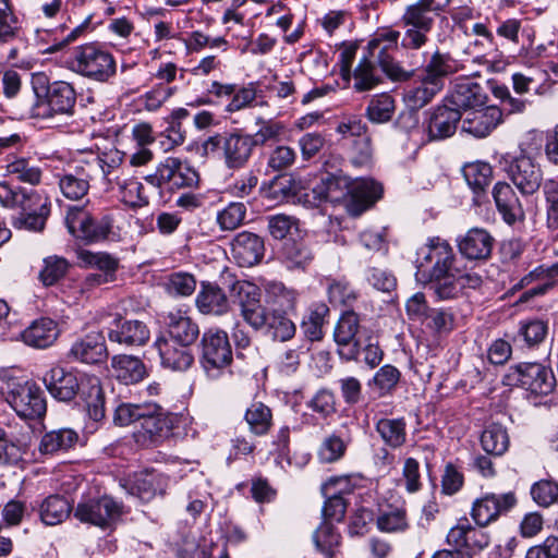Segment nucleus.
Listing matches in <instances>:
<instances>
[{
    "label": "nucleus",
    "instance_id": "nucleus-61",
    "mask_svg": "<svg viewBox=\"0 0 558 558\" xmlns=\"http://www.w3.org/2000/svg\"><path fill=\"white\" fill-rule=\"evenodd\" d=\"M154 409V403L134 404L121 403L116 408L113 421L120 426H126L142 421L146 411Z\"/></svg>",
    "mask_w": 558,
    "mask_h": 558
},
{
    "label": "nucleus",
    "instance_id": "nucleus-51",
    "mask_svg": "<svg viewBox=\"0 0 558 558\" xmlns=\"http://www.w3.org/2000/svg\"><path fill=\"white\" fill-rule=\"evenodd\" d=\"M294 323L283 313L272 311L267 319V327L263 329L274 340L288 341L295 335Z\"/></svg>",
    "mask_w": 558,
    "mask_h": 558
},
{
    "label": "nucleus",
    "instance_id": "nucleus-3",
    "mask_svg": "<svg viewBox=\"0 0 558 558\" xmlns=\"http://www.w3.org/2000/svg\"><path fill=\"white\" fill-rule=\"evenodd\" d=\"M33 96L24 99L22 116L29 119H50L56 114H72L76 92L64 81L49 82L43 72L31 76Z\"/></svg>",
    "mask_w": 558,
    "mask_h": 558
},
{
    "label": "nucleus",
    "instance_id": "nucleus-27",
    "mask_svg": "<svg viewBox=\"0 0 558 558\" xmlns=\"http://www.w3.org/2000/svg\"><path fill=\"white\" fill-rule=\"evenodd\" d=\"M189 347L166 338H159L155 342L162 367L175 372H185L192 366L194 355Z\"/></svg>",
    "mask_w": 558,
    "mask_h": 558
},
{
    "label": "nucleus",
    "instance_id": "nucleus-53",
    "mask_svg": "<svg viewBox=\"0 0 558 558\" xmlns=\"http://www.w3.org/2000/svg\"><path fill=\"white\" fill-rule=\"evenodd\" d=\"M340 534L330 522L324 521L315 531L313 539L316 548L326 555L332 557L337 547L340 545Z\"/></svg>",
    "mask_w": 558,
    "mask_h": 558
},
{
    "label": "nucleus",
    "instance_id": "nucleus-42",
    "mask_svg": "<svg viewBox=\"0 0 558 558\" xmlns=\"http://www.w3.org/2000/svg\"><path fill=\"white\" fill-rule=\"evenodd\" d=\"M375 429L384 444L391 449H398L407 441V423L403 417L380 418L376 422Z\"/></svg>",
    "mask_w": 558,
    "mask_h": 558
},
{
    "label": "nucleus",
    "instance_id": "nucleus-64",
    "mask_svg": "<svg viewBox=\"0 0 558 558\" xmlns=\"http://www.w3.org/2000/svg\"><path fill=\"white\" fill-rule=\"evenodd\" d=\"M530 494L534 502L547 508L558 500V484L551 480H541L531 486Z\"/></svg>",
    "mask_w": 558,
    "mask_h": 558
},
{
    "label": "nucleus",
    "instance_id": "nucleus-31",
    "mask_svg": "<svg viewBox=\"0 0 558 558\" xmlns=\"http://www.w3.org/2000/svg\"><path fill=\"white\" fill-rule=\"evenodd\" d=\"M351 179L341 171L336 173L327 172L319 182L313 187L314 198L322 202L338 203L345 201L350 192Z\"/></svg>",
    "mask_w": 558,
    "mask_h": 558
},
{
    "label": "nucleus",
    "instance_id": "nucleus-5",
    "mask_svg": "<svg viewBox=\"0 0 558 558\" xmlns=\"http://www.w3.org/2000/svg\"><path fill=\"white\" fill-rule=\"evenodd\" d=\"M0 204L20 209L16 226L29 231H41L50 214V203L46 196L34 190L12 189L5 182H0Z\"/></svg>",
    "mask_w": 558,
    "mask_h": 558
},
{
    "label": "nucleus",
    "instance_id": "nucleus-54",
    "mask_svg": "<svg viewBox=\"0 0 558 558\" xmlns=\"http://www.w3.org/2000/svg\"><path fill=\"white\" fill-rule=\"evenodd\" d=\"M7 173L17 181L36 185L40 182L41 170L28 159L16 158L7 165Z\"/></svg>",
    "mask_w": 558,
    "mask_h": 558
},
{
    "label": "nucleus",
    "instance_id": "nucleus-44",
    "mask_svg": "<svg viewBox=\"0 0 558 558\" xmlns=\"http://www.w3.org/2000/svg\"><path fill=\"white\" fill-rule=\"evenodd\" d=\"M510 439L506 427L493 423L485 427L481 435L483 450L492 456L501 457L509 449Z\"/></svg>",
    "mask_w": 558,
    "mask_h": 558
},
{
    "label": "nucleus",
    "instance_id": "nucleus-38",
    "mask_svg": "<svg viewBox=\"0 0 558 558\" xmlns=\"http://www.w3.org/2000/svg\"><path fill=\"white\" fill-rule=\"evenodd\" d=\"M379 531L385 533H404L410 527L405 504L387 505L379 510L376 519Z\"/></svg>",
    "mask_w": 558,
    "mask_h": 558
},
{
    "label": "nucleus",
    "instance_id": "nucleus-33",
    "mask_svg": "<svg viewBox=\"0 0 558 558\" xmlns=\"http://www.w3.org/2000/svg\"><path fill=\"white\" fill-rule=\"evenodd\" d=\"M112 376L123 385H135L147 376L144 362L134 355L117 354L111 357Z\"/></svg>",
    "mask_w": 558,
    "mask_h": 558
},
{
    "label": "nucleus",
    "instance_id": "nucleus-15",
    "mask_svg": "<svg viewBox=\"0 0 558 558\" xmlns=\"http://www.w3.org/2000/svg\"><path fill=\"white\" fill-rule=\"evenodd\" d=\"M43 380L51 397L62 402L74 400L86 385V378L78 373L60 366L46 372Z\"/></svg>",
    "mask_w": 558,
    "mask_h": 558
},
{
    "label": "nucleus",
    "instance_id": "nucleus-2",
    "mask_svg": "<svg viewBox=\"0 0 558 558\" xmlns=\"http://www.w3.org/2000/svg\"><path fill=\"white\" fill-rule=\"evenodd\" d=\"M504 170L509 180L523 195H533L541 186L546 204V223L550 230H558V181L547 179L543 182L541 166L526 155L502 158Z\"/></svg>",
    "mask_w": 558,
    "mask_h": 558
},
{
    "label": "nucleus",
    "instance_id": "nucleus-23",
    "mask_svg": "<svg viewBox=\"0 0 558 558\" xmlns=\"http://www.w3.org/2000/svg\"><path fill=\"white\" fill-rule=\"evenodd\" d=\"M108 352L105 338L98 332H90L77 339L68 352V359L73 362L98 364L107 359Z\"/></svg>",
    "mask_w": 558,
    "mask_h": 558
},
{
    "label": "nucleus",
    "instance_id": "nucleus-21",
    "mask_svg": "<svg viewBox=\"0 0 558 558\" xmlns=\"http://www.w3.org/2000/svg\"><path fill=\"white\" fill-rule=\"evenodd\" d=\"M231 253L239 266L252 267L264 257V240L256 233L242 231L232 239Z\"/></svg>",
    "mask_w": 558,
    "mask_h": 558
},
{
    "label": "nucleus",
    "instance_id": "nucleus-39",
    "mask_svg": "<svg viewBox=\"0 0 558 558\" xmlns=\"http://www.w3.org/2000/svg\"><path fill=\"white\" fill-rule=\"evenodd\" d=\"M74 508L69 500L60 495H50L45 498L39 506V517L46 525H58L64 522Z\"/></svg>",
    "mask_w": 558,
    "mask_h": 558
},
{
    "label": "nucleus",
    "instance_id": "nucleus-49",
    "mask_svg": "<svg viewBox=\"0 0 558 558\" xmlns=\"http://www.w3.org/2000/svg\"><path fill=\"white\" fill-rule=\"evenodd\" d=\"M329 308L325 303H315L310 307L307 316L303 318L301 328L307 339L317 341L323 338V326Z\"/></svg>",
    "mask_w": 558,
    "mask_h": 558
},
{
    "label": "nucleus",
    "instance_id": "nucleus-22",
    "mask_svg": "<svg viewBox=\"0 0 558 558\" xmlns=\"http://www.w3.org/2000/svg\"><path fill=\"white\" fill-rule=\"evenodd\" d=\"M452 108L461 110L483 107L487 101L485 89L470 78H463L454 84L452 92L445 98Z\"/></svg>",
    "mask_w": 558,
    "mask_h": 558
},
{
    "label": "nucleus",
    "instance_id": "nucleus-40",
    "mask_svg": "<svg viewBox=\"0 0 558 558\" xmlns=\"http://www.w3.org/2000/svg\"><path fill=\"white\" fill-rule=\"evenodd\" d=\"M81 395L86 403L87 413L95 422L101 421L106 415L105 393L98 377H86Z\"/></svg>",
    "mask_w": 558,
    "mask_h": 558
},
{
    "label": "nucleus",
    "instance_id": "nucleus-47",
    "mask_svg": "<svg viewBox=\"0 0 558 558\" xmlns=\"http://www.w3.org/2000/svg\"><path fill=\"white\" fill-rule=\"evenodd\" d=\"M244 418L250 430L256 436L268 434L272 426L271 410L263 402L252 403L247 408Z\"/></svg>",
    "mask_w": 558,
    "mask_h": 558
},
{
    "label": "nucleus",
    "instance_id": "nucleus-6",
    "mask_svg": "<svg viewBox=\"0 0 558 558\" xmlns=\"http://www.w3.org/2000/svg\"><path fill=\"white\" fill-rule=\"evenodd\" d=\"M405 71L413 72L407 80L409 83L402 93V100L410 111L401 113L396 121V125L413 136L420 132L416 111L430 104L441 93L444 84L434 82V80L423 74L418 68L412 66L405 69Z\"/></svg>",
    "mask_w": 558,
    "mask_h": 558
},
{
    "label": "nucleus",
    "instance_id": "nucleus-37",
    "mask_svg": "<svg viewBox=\"0 0 558 558\" xmlns=\"http://www.w3.org/2000/svg\"><path fill=\"white\" fill-rule=\"evenodd\" d=\"M58 336V324L48 317L34 320L22 333L24 342L35 348H47L51 345Z\"/></svg>",
    "mask_w": 558,
    "mask_h": 558
},
{
    "label": "nucleus",
    "instance_id": "nucleus-41",
    "mask_svg": "<svg viewBox=\"0 0 558 558\" xmlns=\"http://www.w3.org/2000/svg\"><path fill=\"white\" fill-rule=\"evenodd\" d=\"M463 177L474 193V201L480 203V197L489 186L493 169L487 162L477 161L463 167Z\"/></svg>",
    "mask_w": 558,
    "mask_h": 558
},
{
    "label": "nucleus",
    "instance_id": "nucleus-4",
    "mask_svg": "<svg viewBox=\"0 0 558 558\" xmlns=\"http://www.w3.org/2000/svg\"><path fill=\"white\" fill-rule=\"evenodd\" d=\"M451 0H416L407 5L400 17L404 28L401 47L408 51L420 50L428 43L436 19L446 12Z\"/></svg>",
    "mask_w": 558,
    "mask_h": 558
},
{
    "label": "nucleus",
    "instance_id": "nucleus-7",
    "mask_svg": "<svg viewBox=\"0 0 558 558\" xmlns=\"http://www.w3.org/2000/svg\"><path fill=\"white\" fill-rule=\"evenodd\" d=\"M255 149V142L251 134L242 130L227 133H216L202 144V155L221 156L228 169L239 170L244 168Z\"/></svg>",
    "mask_w": 558,
    "mask_h": 558
},
{
    "label": "nucleus",
    "instance_id": "nucleus-9",
    "mask_svg": "<svg viewBox=\"0 0 558 558\" xmlns=\"http://www.w3.org/2000/svg\"><path fill=\"white\" fill-rule=\"evenodd\" d=\"M2 392L20 417L37 420L46 414V398L35 381L11 378L5 383V387H2Z\"/></svg>",
    "mask_w": 558,
    "mask_h": 558
},
{
    "label": "nucleus",
    "instance_id": "nucleus-43",
    "mask_svg": "<svg viewBox=\"0 0 558 558\" xmlns=\"http://www.w3.org/2000/svg\"><path fill=\"white\" fill-rule=\"evenodd\" d=\"M78 440V435L71 428H60L46 433L40 440L39 451L43 454H53L71 449Z\"/></svg>",
    "mask_w": 558,
    "mask_h": 558
},
{
    "label": "nucleus",
    "instance_id": "nucleus-16",
    "mask_svg": "<svg viewBox=\"0 0 558 558\" xmlns=\"http://www.w3.org/2000/svg\"><path fill=\"white\" fill-rule=\"evenodd\" d=\"M517 383L537 396L549 395L556 385L553 369L539 363H521L514 367Z\"/></svg>",
    "mask_w": 558,
    "mask_h": 558
},
{
    "label": "nucleus",
    "instance_id": "nucleus-12",
    "mask_svg": "<svg viewBox=\"0 0 558 558\" xmlns=\"http://www.w3.org/2000/svg\"><path fill=\"white\" fill-rule=\"evenodd\" d=\"M201 364L206 374L216 378L231 365L233 355L228 333L220 329H208L203 333Z\"/></svg>",
    "mask_w": 558,
    "mask_h": 558
},
{
    "label": "nucleus",
    "instance_id": "nucleus-29",
    "mask_svg": "<svg viewBox=\"0 0 558 558\" xmlns=\"http://www.w3.org/2000/svg\"><path fill=\"white\" fill-rule=\"evenodd\" d=\"M124 489L144 502L153 500L158 494L163 495L167 478L162 474L145 472L135 474L123 484Z\"/></svg>",
    "mask_w": 558,
    "mask_h": 558
},
{
    "label": "nucleus",
    "instance_id": "nucleus-57",
    "mask_svg": "<svg viewBox=\"0 0 558 558\" xmlns=\"http://www.w3.org/2000/svg\"><path fill=\"white\" fill-rule=\"evenodd\" d=\"M400 377L401 373L396 366L386 364L376 372L369 386H374L378 395L384 397L393 392Z\"/></svg>",
    "mask_w": 558,
    "mask_h": 558
},
{
    "label": "nucleus",
    "instance_id": "nucleus-48",
    "mask_svg": "<svg viewBox=\"0 0 558 558\" xmlns=\"http://www.w3.org/2000/svg\"><path fill=\"white\" fill-rule=\"evenodd\" d=\"M282 257L288 268L305 269L313 262L314 253L308 244L290 241L283 246Z\"/></svg>",
    "mask_w": 558,
    "mask_h": 558
},
{
    "label": "nucleus",
    "instance_id": "nucleus-17",
    "mask_svg": "<svg viewBox=\"0 0 558 558\" xmlns=\"http://www.w3.org/2000/svg\"><path fill=\"white\" fill-rule=\"evenodd\" d=\"M145 414L136 432L137 441L157 445L172 435L173 417L165 414L159 405L154 403V409Z\"/></svg>",
    "mask_w": 558,
    "mask_h": 558
},
{
    "label": "nucleus",
    "instance_id": "nucleus-58",
    "mask_svg": "<svg viewBox=\"0 0 558 558\" xmlns=\"http://www.w3.org/2000/svg\"><path fill=\"white\" fill-rule=\"evenodd\" d=\"M548 333V323L539 318L522 320L519 324L518 336L529 347L538 345L543 342Z\"/></svg>",
    "mask_w": 558,
    "mask_h": 558
},
{
    "label": "nucleus",
    "instance_id": "nucleus-10",
    "mask_svg": "<svg viewBox=\"0 0 558 558\" xmlns=\"http://www.w3.org/2000/svg\"><path fill=\"white\" fill-rule=\"evenodd\" d=\"M123 513V505L108 495L82 496L74 507V518L101 530L112 529Z\"/></svg>",
    "mask_w": 558,
    "mask_h": 558
},
{
    "label": "nucleus",
    "instance_id": "nucleus-52",
    "mask_svg": "<svg viewBox=\"0 0 558 558\" xmlns=\"http://www.w3.org/2000/svg\"><path fill=\"white\" fill-rule=\"evenodd\" d=\"M121 201L131 208H142L149 204V196L145 193L144 185L135 179L118 182Z\"/></svg>",
    "mask_w": 558,
    "mask_h": 558
},
{
    "label": "nucleus",
    "instance_id": "nucleus-62",
    "mask_svg": "<svg viewBox=\"0 0 558 558\" xmlns=\"http://www.w3.org/2000/svg\"><path fill=\"white\" fill-rule=\"evenodd\" d=\"M186 46L191 51L194 52H199L207 47L210 49H217L222 52H226L229 50L230 44L222 36L210 37L201 31H193L189 35Z\"/></svg>",
    "mask_w": 558,
    "mask_h": 558
},
{
    "label": "nucleus",
    "instance_id": "nucleus-60",
    "mask_svg": "<svg viewBox=\"0 0 558 558\" xmlns=\"http://www.w3.org/2000/svg\"><path fill=\"white\" fill-rule=\"evenodd\" d=\"M68 269L69 263L65 258L49 256L44 259V267L39 272V280L46 287L53 286L65 276Z\"/></svg>",
    "mask_w": 558,
    "mask_h": 558
},
{
    "label": "nucleus",
    "instance_id": "nucleus-63",
    "mask_svg": "<svg viewBox=\"0 0 558 558\" xmlns=\"http://www.w3.org/2000/svg\"><path fill=\"white\" fill-rule=\"evenodd\" d=\"M245 215V205L233 202L218 213L217 222L222 230L232 231L243 223Z\"/></svg>",
    "mask_w": 558,
    "mask_h": 558
},
{
    "label": "nucleus",
    "instance_id": "nucleus-25",
    "mask_svg": "<svg viewBox=\"0 0 558 558\" xmlns=\"http://www.w3.org/2000/svg\"><path fill=\"white\" fill-rule=\"evenodd\" d=\"M149 329L138 319L116 318L109 328L108 338L111 342L124 345H143L149 340Z\"/></svg>",
    "mask_w": 558,
    "mask_h": 558
},
{
    "label": "nucleus",
    "instance_id": "nucleus-50",
    "mask_svg": "<svg viewBox=\"0 0 558 558\" xmlns=\"http://www.w3.org/2000/svg\"><path fill=\"white\" fill-rule=\"evenodd\" d=\"M20 31L21 23L11 0H0V45L13 41Z\"/></svg>",
    "mask_w": 558,
    "mask_h": 558
},
{
    "label": "nucleus",
    "instance_id": "nucleus-18",
    "mask_svg": "<svg viewBox=\"0 0 558 558\" xmlns=\"http://www.w3.org/2000/svg\"><path fill=\"white\" fill-rule=\"evenodd\" d=\"M360 319L353 311H345L339 318L333 331L338 353L347 361L356 360L360 353V342L356 338Z\"/></svg>",
    "mask_w": 558,
    "mask_h": 558
},
{
    "label": "nucleus",
    "instance_id": "nucleus-45",
    "mask_svg": "<svg viewBox=\"0 0 558 558\" xmlns=\"http://www.w3.org/2000/svg\"><path fill=\"white\" fill-rule=\"evenodd\" d=\"M350 440V436L341 430L326 436L317 451L319 461L323 463L339 461L345 454Z\"/></svg>",
    "mask_w": 558,
    "mask_h": 558
},
{
    "label": "nucleus",
    "instance_id": "nucleus-28",
    "mask_svg": "<svg viewBox=\"0 0 558 558\" xmlns=\"http://www.w3.org/2000/svg\"><path fill=\"white\" fill-rule=\"evenodd\" d=\"M461 121V112L452 108L448 102L437 106L430 113L427 134L428 140H444L454 134L458 123Z\"/></svg>",
    "mask_w": 558,
    "mask_h": 558
},
{
    "label": "nucleus",
    "instance_id": "nucleus-11",
    "mask_svg": "<svg viewBox=\"0 0 558 558\" xmlns=\"http://www.w3.org/2000/svg\"><path fill=\"white\" fill-rule=\"evenodd\" d=\"M145 181L155 187L167 186L170 190L196 187L199 174L189 161L177 157H167L158 166L154 173L145 177Z\"/></svg>",
    "mask_w": 558,
    "mask_h": 558
},
{
    "label": "nucleus",
    "instance_id": "nucleus-35",
    "mask_svg": "<svg viewBox=\"0 0 558 558\" xmlns=\"http://www.w3.org/2000/svg\"><path fill=\"white\" fill-rule=\"evenodd\" d=\"M166 325L170 338L175 342L191 345L199 335V328L191 317L181 311L170 312L166 317Z\"/></svg>",
    "mask_w": 558,
    "mask_h": 558
},
{
    "label": "nucleus",
    "instance_id": "nucleus-24",
    "mask_svg": "<svg viewBox=\"0 0 558 558\" xmlns=\"http://www.w3.org/2000/svg\"><path fill=\"white\" fill-rule=\"evenodd\" d=\"M495 239L483 228H472L457 239L462 256L470 260H485L493 251Z\"/></svg>",
    "mask_w": 558,
    "mask_h": 558
},
{
    "label": "nucleus",
    "instance_id": "nucleus-26",
    "mask_svg": "<svg viewBox=\"0 0 558 558\" xmlns=\"http://www.w3.org/2000/svg\"><path fill=\"white\" fill-rule=\"evenodd\" d=\"M59 189L64 197L80 201L87 195L93 179V167L81 165L57 174Z\"/></svg>",
    "mask_w": 558,
    "mask_h": 558
},
{
    "label": "nucleus",
    "instance_id": "nucleus-34",
    "mask_svg": "<svg viewBox=\"0 0 558 558\" xmlns=\"http://www.w3.org/2000/svg\"><path fill=\"white\" fill-rule=\"evenodd\" d=\"M198 311L206 315L221 316L229 312L230 303L221 288L213 283H202L196 296Z\"/></svg>",
    "mask_w": 558,
    "mask_h": 558
},
{
    "label": "nucleus",
    "instance_id": "nucleus-30",
    "mask_svg": "<svg viewBox=\"0 0 558 558\" xmlns=\"http://www.w3.org/2000/svg\"><path fill=\"white\" fill-rule=\"evenodd\" d=\"M493 197L496 208L506 223L512 226L524 219L523 206L509 183L497 182L493 189Z\"/></svg>",
    "mask_w": 558,
    "mask_h": 558
},
{
    "label": "nucleus",
    "instance_id": "nucleus-55",
    "mask_svg": "<svg viewBox=\"0 0 558 558\" xmlns=\"http://www.w3.org/2000/svg\"><path fill=\"white\" fill-rule=\"evenodd\" d=\"M353 77V87L357 92L371 90L381 82L376 66L368 60L367 57H364L360 60L357 66L354 70Z\"/></svg>",
    "mask_w": 558,
    "mask_h": 558
},
{
    "label": "nucleus",
    "instance_id": "nucleus-1",
    "mask_svg": "<svg viewBox=\"0 0 558 558\" xmlns=\"http://www.w3.org/2000/svg\"><path fill=\"white\" fill-rule=\"evenodd\" d=\"M424 262L434 263L430 270V283L439 300L456 299L466 290H476L483 279L475 271L462 268L461 259L457 258L452 247L439 238L432 239L418 252Z\"/></svg>",
    "mask_w": 558,
    "mask_h": 558
},
{
    "label": "nucleus",
    "instance_id": "nucleus-20",
    "mask_svg": "<svg viewBox=\"0 0 558 558\" xmlns=\"http://www.w3.org/2000/svg\"><path fill=\"white\" fill-rule=\"evenodd\" d=\"M410 58L412 59L410 62L411 66L418 68L430 80L444 85L447 77L456 74L461 69L460 62L451 53L441 51L438 48L426 60L425 64H422L415 53H411Z\"/></svg>",
    "mask_w": 558,
    "mask_h": 558
},
{
    "label": "nucleus",
    "instance_id": "nucleus-32",
    "mask_svg": "<svg viewBox=\"0 0 558 558\" xmlns=\"http://www.w3.org/2000/svg\"><path fill=\"white\" fill-rule=\"evenodd\" d=\"M502 122V110L496 106L476 110L462 121V131L475 137H485Z\"/></svg>",
    "mask_w": 558,
    "mask_h": 558
},
{
    "label": "nucleus",
    "instance_id": "nucleus-13",
    "mask_svg": "<svg viewBox=\"0 0 558 558\" xmlns=\"http://www.w3.org/2000/svg\"><path fill=\"white\" fill-rule=\"evenodd\" d=\"M232 291L243 320L256 331H263L267 327L270 311L262 304L260 289L248 281H236Z\"/></svg>",
    "mask_w": 558,
    "mask_h": 558
},
{
    "label": "nucleus",
    "instance_id": "nucleus-46",
    "mask_svg": "<svg viewBox=\"0 0 558 558\" xmlns=\"http://www.w3.org/2000/svg\"><path fill=\"white\" fill-rule=\"evenodd\" d=\"M396 111V101L387 93L375 95L368 101L365 110L366 118L376 124L389 122Z\"/></svg>",
    "mask_w": 558,
    "mask_h": 558
},
{
    "label": "nucleus",
    "instance_id": "nucleus-36",
    "mask_svg": "<svg viewBox=\"0 0 558 558\" xmlns=\"http://www.w3.org/2000/svg\"><path fill=\"white\" fill-rule=\"evenodd\" d=\"M398 48V45L380 43L376 47H367L371 57L375 58L383 72L393 82H407L413 74L412 71H405L398 61L390 54L391 50Z\"/></svg>",
    "mask_w": 558,
    "mask_h": 558
},
{
    "label": "nucleus",
    "instance_id": "nucleus-56",
    "mask_svg": "<svg viewBox=\"0 0 558 558\" xmlns=\"http://www.w3.org/2000/svg\"><path fill=\"white\" fill-rule=\"evenodd\" d=\"M90 218L92 214L85 207L70 206L65 215V226L74 238L84 241Z\"/></svg>",
    "mask_w": 558,
    "mask_h": 558
},
{
    "label": "nucleus",
    "instance_id": "nucleus-19",
    "mask_svg": "<svg viewBox=\"0 0 558 558\" xmlns=\"http://www.w3.org/2000/svg\"><path fill=\"white\" fill-rule=\"evenodd\" d=\"M345 208L357 217L369 209L383 195V186L372 179L351 180Z\"/></svg>",
    "mask_w": 558,
    "mask_h": 558
},
{
    "label": "nucleus",
    "instance_id": "nucleus-8",
    "mask_svg": "<svg viewBox=\"0 0 558 558\" xmlns=\"http://www.w3.org/2000/svg\"><path fill=\"white\" fill-rule=\"evenodd\" d=\"M66 63L72 72L98 83L108 82L117 72L113 54L98 43L75 47Z\"/></svg>",
    "mask_w": 558,
    "mask_h": 558
},
{
    "label": "nucleus",
    "instance_id": "nucleus-14",
    "mask_svg": "<svg viewBox=\"0 0 558 558\" xmlns=\"http://www.w3.org/2000/svg\"><path fill=\"white\" fill-rule=\"evenodd\" d=\"M518 500L513 492L485 494L473 502L471 517L480 527L498 520L515 507Z\"/></svg>",
    "mask_w": 558,
    "mask_h": 558
},
{
    "label": "nucleus",
    "instance_id": "nucleus-59",
    "mask_svg": "<svg viewBox=\"0 0 558 558\" xmlns=\"http://www.w3.org/2000/svg\"><path fill=\"white\" fill-rule=\"evenodd\" d=\"M168 294L172 296H189L196 289V279L189 272H173L163 283Z\"/></svg>",
    "mask_w": 558,
    "mask_h": 558
}]
</instances>
